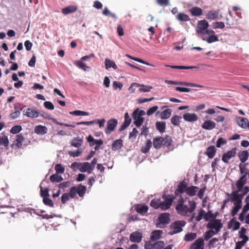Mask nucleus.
<instances>
[{
  "label": "nucleus",
  "instance_id": "obj_34",
  "mask_svg": "<svg viewBox=\"0 0 249 249\" xmlns=\"http://www.w3.org/2000/svg\"><path fill=\"white\" fill-rule=\"evenodd\" d=\"M152 145V143L151 140H147L145 145L142 147L141 151L143 153H147L151 147Z\"/></svg>",
  "mask_w": 249,
  "mask_h": 249
},
{
  "label": "nucleus",
  "instance_id": "obj_47",
  "mask_svg": "<svg viewBox=\"0 0 249 249\" xmlns=\"http://www.w3.org/2000/svg\"><path fill=\"white\" fill-rule=\"evenodd\" d=\"M246 184V183L245 182L239 179L236 183V186L237 188V190L236 191H238V192H240L242 190L243 187H244V185Z\"/></svg>",
  "mask_w": 249,
  "mask_h": 249
},
{
  "label": "nucleus",
  "instance_id": "obj_11",
  "mask_svg": "<svg viewBox=\"0 0 249 249\" xmlns=\"http://www.w3.org/2000/svg\"><path fill=\"white\" fill-rule=\"evenodd\" d=\"M238 191H233L231 194V201L233 202L234 205L242 206V196L238 195Z\"/></svg>",
  "mask_w": 249,
  "mask_h": 249
},
{
  "label": "nucleus",
  "instance_id": "obj_2",
  "mask_svg": "<svg viewBox=\"0 0 249 249\" xmlns=\"http://www.w3.org/2000/svg\"><path fill=\"white\" fill-rule=\"evenodd\" d=\"M145 114L144 111L136 108L132 113V118L134 120L133 123L137 127H140L143 123L144 118L142 117Z\"/></svg>",
  "mask_w": 249,
  "mask_h": 249
},
{
  "label": "nucleus",
  "instance_id": "obj_52",
  "mask_svg": "<svg viewBox=\"0 0 249 249\" xmlns=\"http://www.w3.org/2000/svg\"><path fill=\"white\" fill-rule=\"evenodd\" d=\"M215 218L216 216L210 211H208L207 213H205L204 215V219L206 221L210 219H214Z\"/></svg>",
  "mask_w": 249,
  "mask_h": 249
},
{
  "label": "nucleus",
  "instance_id": "obj_36",
  "mask_svg": "<svg viewBox=\"0 0 249 249\" xmlns=\"http://www.w3.org/2000/svg\"><path fill=\"white\" fill-rule=\"evenodd\" d=\"M190 12L194 16H199L202 15V11L200 8L194 7L190 9Z\"/></svg>",
  "mask_w": 249,
  "mask_h": 249
},
{
  "label": "nucleus",
  "instance_id": "obj_31",
  "mask_svg": "<svg viewBox=\"0 0 249 249\" xmlns=\"http://www.w3.org/2000/svg\"><path fill=\"white\" fill-rule=\"evenodd\" d=\"M186 186L187 183L184 181H182L178 185V188L176 191V193H177V192H178L179 193H184L186 192Z\"/></svg>",
  "mask_w": 249,
  "mask_h": 249
},
{
  "label": "nucleus",
  "instance_id": "obj_6",
  "mask_svg": "<svg viewBox=\"0 0 249 249\" xmlns=\"http://www.w3.org/2000/svg\"><path fill=\"white\" fill-rule=\"evenodd\" d=\"M76 166H78V168L82 172H87L89 174H90L92 172L91 167L89 166V163L88 162L83 163L74 162L71 164V167H74Z\"/></svg>",
  "mask_w": 249,
  "mask_h": 249
},
{
  "label": "nucleus",
  "instance_id": "obj_3",
  "mask_svg": "<svg viewBox=\"0 0 249 249\" xmlns=\"http://www.w3.org/2000/svg\"><path fill=\"white\" fill-rule=\"evenodd\" d=\"M171 139L170 136H167L165 138L159 137L153 139V146L156 149H159L162 145L169 146L171 145Z\"/></svg>",
  "mask_w": 249,
  "mask_h": 249
},
{
  "label": "nucleus",
  "instance_id": "obj_33",
  "mask_svg": "<svg viewBox=\"0 0 249 249\" xmlns=\"http://www.w3.org/2000/svg\"><path fill=\"white\" fill-rule=\"evenodd\" d=\"M172 113L171 109H166L160 113V117L162 120H165L169 118Z\"/></svg>",
  "mask_w": 249,
  "mask_h": 249
},
{
  "label": "nucleus",
  "instance_id": "obj_60",
  "mask_svg": "<svg viewBox=\"0 0 249 249\" xmlns=\"http://www.w3.org/2000/svg\"><path fill=\"white\" fill-rule=\"evenodd\" d=\"M140 87H141L139 89V91L140 92H146L150 91L151 89H152V87L151 86H145L143 85H141Z\"/></svg>",
  "mask_w": 249,
  "mask_h": 249
},
{
  "label": "nucleus",
  "instance_id": "obj_26",
  "mask_svg": "<svg viewBox=\"0 0 249 249\" xmlns=\"http://www.w3.org/2000/svg\"><path fill=\"white\" fill-rule=\"evenodd\" d=\"M249 157V154L247 150L242 151L238 153V157L242 163L248 160Z\"/></svg>",
  "mask_w": 249,
  "mask_h": 249
},
{
  "label": "nucleus",
  "instance_id": "obj_30",
  "mask_svg": "<svg viewBox=\"0 0 249 249\" xmlns=\"http://www.w3.org/2000/svg\"><path fill=\"white\" fill-rule=\"evenodd\" d=\"M202 40L205 41L208 43H212L218 41L217 36L215 35H210L208 37H202Z\"/></svg>",
  "mask_w": 249,
  "mask_h": 249
},
{
  "label": "nucleus",
  "instance_id": "obj_57",
  "mask_svg": "<svg viewBox=\"0 0 249 249\" xmlns=\"http://www.w3.org/2000/svg\"><path fill=\"white\" fill-rule=\"evenodd\" d=\"M55 170L57 174H63L65 171V168L61 164H57L55 166Z\"/></svg>",
  "mask_w": 249,
  "mask_h": 249
},
{
  "label": "nucleus",
  "instance_id": "obj_35",
  "mask_svg": "<svg viewBox=\"0 0 249 249\" xmlns=\"http://www.w3.org/2000/svg\"><path fill=\"white\" fill-rule=\"evenodd\" d=\"M50 179L52 182H60L63 180L62 176L61 175H58V174H54L52 175L50 177Z\"/></svg>",
  "mask_w": 249,
  "mask_h": 249
},
{
  "label": "nucleus",
  "instance_id": "obj_44",
  "mask_svg": "<svg viewBox=\"0 0 249 249\" xmlns=\"http://www.w3.org/2000/svg\"><path fill=\"white\" fill-rule=\"evenodd\" d=\"M70 114L77 116H87L89 115V112L81 110H74L73 111L70 112Z\"/></svg>",
  "mask_w": 249,
  "mask_h": 249
},
{
  "label": "nucleus",
  "instance_id": "obj_46",
  "mask_svg": "<svg viewBox=\"0 0 249 249\" xmlns=\"http://www.w3.org/2000/svg\"><path fill=\"white\" fill-rule=\"evenodd\" d=\"M160 199H153L151 200L150 206L156 209H158L160 208Z\"/></svg>",
  "mask_w": 249,
  "mask_h": 249
},
{
  "label": "nucleus",
  "instance_id": "obj_15",
  "mask_svg": "<svg viewBox=\"0 0 249 249\" xmlns=\"http://www.w3.org/2000/svg\"><path fill=\"white\" fill-rule=\"evenodd\" d=\"M204 239L202 238H199L191 245L190 249H201L204 248Z\"/></svg>",
  "mask_w": 249,
  "mask_h": 249
},
{
  "label": "nucleus",
  "instance_id": "obj_61",
  "mask_svg": "<svg viewBox=\"0 0 249 249\" xmlns=\"http://www.w3.org/2000/svg\"><path fill=\"white\" fill-rule=\"evenodd\" d=\"M141 84L137 83H133L131 84L129 88V90L130 91L131 93H134L135 92L136 88L140 87Z\"/></svg>",
  "mask_w": 249,
  "mask_h": 249
},
{
  "label": "nucleus",
  "instance_id": "obj_7",
  "mask_svg": "<svg viewBox=\"0 0 249 249\" xmlns=\"http://www.w3.org/2000/svg\"><path fill=\"white\" fill-rule=\"evenodd\" d=\"M209 26V23L205 19L198 21L196 33L198 35H204V32Z\"/></svg>",
  "mask_w": 249,
  "mask_h": 249
},
{
  "label": "nucleus",
  "instance_id": "obj_39",
  "mask_svg": "<svg viewBox=\"0 0 249 249\" xmlns=\"http://www.w3.org/2000/svg\"><path fill=\"white\" fill-rule=\"evenodd\" d=\"M9 141L7 136L0 137V146L3 145L7 149L8 148Z\"/></svg>",
  "mask_w": 249,
  "mask_h": 249
},
{
  "label": "nucleus",
  "instance_id": "obj_55",
  "mask_svg": "<svg viewBox=\"0 0 249 249\" xmlns=\"http://www.w3.org/2000/svg\"><path fill=\"white\" fill-rule=\"evenodd\" d=\"M153 249H162L164 246V243L163 241H159L153 244Z\"/></svg>",
  "mask_w": 249,
  "mask_h": 249
},
{
  "label": "nucleus",
  "instance_id": "obj_63",
  "mask_svg": "<svg viewBox=\"0 0 249 249\" xmlns=\"http://www.w3.org/2000/svg\"><path fill=\"white\" fill-rule=\"evenodd\" d=\"M44 106L46 108L50 110H53L54 108L53 104L50 101H45L44 103Z\"/></svg>",
  "mask_w": 249,
  "mask_h": 249
},
{
  "label": "nucleus",
  "instance_id": "obj_24",
  "mask_svg": "<svg viewBox=\"0 0 249 249\" xmlns=\"http://www.w3.org/2000/svg\"><path fill=\"white\" fill-rule=\"evenodd\" d=\"M105 64L106 69L107 70H108L111 68H112L114 70H116L117 69V66L115 63L113 61L109 59H105Z\"/></svg>",
  "mask_w": 249,
  "mask_h": 249
},
{
  "label": "nucleus",
  "instance_id": "obj_54",
  "mask_svg": "<svg viewBox=\"0 0 249 249\" xmlns=\"http://www.w3.org/2000/svg\"><path fill=\"white\" fill-rule=\"evenodd\" d=\"M70 195L71 198H74L76 195L77 194V187L76 186H72L71 187L69 193H68Z\"/></svg>",
  "mask_w": 249,
  "mask_h": 249
},
{
  "label": "nucleus",
  "instance_id": "obj_32",
  "mask_svg": "<svg viewBox=\"0 0 249 249\" xmlns=\"http://www.w3.org/2000/svg\"><path fill=\"white\" fill-rule=\"evenodd\" d=\"M218 12L217 11H209L207 15L206 18L210 20H214L218 18Z\"/></svg>",
  "mask_w": 249,
  "mask_h": 249
},
{
  "label": "nucleus",
  "instance_id": "obj_40",
  "mask_svg": "<svg viewBox=\"0 0 249 249\" xmlns=\"http://www.w3.org/2000/svg\"><path fill=\"white\" fill-rule=\"evenodd\" d=\"M156 127L160 132H163L165 131L166 123L164 122H157L156 123Z\"/></svg>",
  "mask_w": 249,
  "mask_h": 249
},
{
  "label": "nucleus",
  "instance_id": "obj_1",
  "mask_svg": "<svg viewBox=\"0 0 249 249\" xmlns=\"http://www.w3.org/2000/svg\"><path fill=\"white\" fill-rule=\"evenodd\" d=\"M189 207L184 204V199L183 198H180L178 202L176 209L179 214L186 216L189 213H193L196 208V202L194 200H189Z\"/></svg>",
  "mask_w": 249,
  "mask_h": 249
},
{
  "label": "nucleus",
  "instance_id": "obj_59",
  "mask_svg": "<svg viewBox=\"0 0 249 249\" xmlns=\"http://www.w3.org/2000/svg\"><path fill=\"white\" fill-rule=\"evenodd\" d=\"M227 143L226 139L223 138H219L217 139L216 142V146L217 147L219 148L221 145H224Z\"/></svg>",
  "mask_w": 249,
  "mask_h": 249
},
{
  "label": "nucleus",
  "instance_id": "obj_18",
  "mask_svg": "<svg viewBox=\"0 0 249 249\" xmlns=\"http://www.w3.org/2000/svg\"><path fill=\"white\" fill-rule=\"evenodd\" d=\"M236 122L240 127L243 128H247L249 121L246 118L237 117L236 118Z\"/></svg>",
  "mask_w": 249,
  "mask_h": 249
},
{
  "label": "nucleus",
  "instance_id": "obj_64",
  "mask_svg": "<svg viewBox=\"0 0 249 249\" xmlns=\"http://www.w3.org/2000/svg\"><path fill=\"white\" fill-rule=\"evenodd\" d=\"M138 133V131L136 128H134L132 129V131L130 132L129 134V139H135L137 134Z\"/></svg>",
  "mask_w": 249,
  "mask_h": 249
},
{
  "label": "nucleus",
  "instance_id": "obj_38",
  "mask_svg": "<svg viewBox=\"0 0 249 249\" xmlns=\"http://www.w3.org/2000/svg\"><path fill=\"white\" fill-rule=\"evenodd\" d=\"M161 233L162 231L160 230H157L152 231L150 237L151 240L152 241H155L160 239Z\"/></svg>",
  "mask_w": 249,
  "mask_h": 249
},
{
  "label": "nucleus",
  "instance_id": "obj_58",
  "mask_svg": "<svg viewBox=\"0 0 249 249\" xmlns=\"http://www.w3.org/2000/svg\"><path fill=\"white\" fill-rule=\"evenodd\" d=\"M129 120H124L123 123L121 124L120 128H119V131L121 132L123 130H124L126 127H127L130 124L131 122L130 121H129Z\"/></svg>",
  "mask_w": 249,
  "mask_h": 249
},
{
  "label": "nucleus",
  "instance_id": "obj_50",
  "mask_svg": "<svg viewBox=\"0 0 249 249\" xmlns=\"http://www.w3.org/2000/svg\"><path fill=\"white\" fill-rule=\"evenodd\" d=\"M22 130V127L20 125H16L12 127L10 133L13 134L18 133Z\"/></svg>",
  "mask_w": 249,
  "mask_h": 249
},
{
  "label": "nucleus",
  "instance_id": "obj_14",
  "mask_svg": "<svg viewBox=\"0 0 249 249\" xmlns=\"http://www.w3.org/2000/svg\"><path fill=\"white\" fill-rule=\"evenodd\" d=\"M24 115L26 116L32 118H36L39 115V113L34 109L28 108L23 110Z\"/></svg>",
  "mask_w": 249,
  "mask_h": 249
},
{
  "label": "nucleus",
  "instance_id": "obj_25",
  "mask_svg": "<svg viewBox=\"0 0 249 249\" xmlns=\"http://www.w3.org/2000/svg\"><path fill=\"white\" fill-rule=\"evenodd\" d=\"M215 153H216V148L214 147V146H213V145L210 146L206 149V155L210 159H212L214 157V156L215 154Z\"/></svg>",
  "mask_w": 249,
  "mask_h": 249
},
{
  "label": "nucleus",
  "instance_id": "obj_10",
  "mask_svg": "<svg viewBox=\"0 0 249 249\" xmlns=\"http://www.w3.org/2000/svg\"><path fill=\"white\" fill-rule=\"evenodd\" d=\"M158 219L160 228H163L170 222L169 214L166 213H162L160 215Z\"/></svg>",
  "mask_w": 249,
  "mask_h": 249
},
{
  "label": "nucleus",
  "instance_id": "obj_37",
  "mask_svg": "<svg viewBox=\"0 0 249 249\" xmlns=\"http://www.w3.org/2000/svg\"><path fill=\"white\" fill-rule=\"evenodd\" d=\"M86 192V187L85 186H83L81 184H80L78 187H77V194L79 195L80 197H83Z\"/></svg>",
  "mask_w": 249,
  "mask_h": 249
},
{
  "label": "nucleus",
  "instance_id": "obj_48",
  "mask_svg": "<svg viewBox=\"0 0 249 249\" xmlns=\"http://www.w3.org/2000/svg\"><path fill=\"white\" fill-rule=\"evenodd\" d=\"M42 201L45 205L50 207H53L54 204L52 200L49 197H44Z\"/></svg>",
  "mask_w": 249,
  "mask_h": 249
},
{
  "label": "nucleus",
  "instance_id": "obj_22",
  "mask_svg": "<svg viewBox=\"0 0 249 249\" xmlns=\"http://www.w3.org/2000/svg\"><path fill=\"white\" fill-rule=\"evenodd\" d=\"M44 180H42L41 182L39 188H40V196L43 198L44 197H49V189L47 187H45L44 189L42 187V185L43 184Z\"/></svg>",
  "mask_w": 249,
  "mask_h": 249
},
{
  "label": "nucleus",
  "instance_id": "obj_21",
  "mask_svg": "<svg viewBox=\"0 0 249 249\" xmlns=\"http://www.w3.org/2000/svg\"><path fill=\"white\" fill-rule=\"evenodd\" d=\"M82 143L83 140L79 137L73 138L70 142L71 145L76 148H79Z\"/></svg>",
  "mask_w": 249,
  "mask_h": 249
},
{
  "label": "nucleus",
  "instance_id": "obj_42",
  "mask_svg": "<svg viewBox=\"0 0 249 249\" xmlns=\"http://www.w3.org/2000/svg\"><path fill=\"white\" fill-rule=\"evenodd\" d=\"M196 237V234L194 232L188 233L185 234L184 239L187 242L191 241Z\"/></svg>",
  "mask_w": 249,
  "mask_h": 249
},
{
  "label": "nucleus",
  "instance_id": "obj_8",
  "mask_svg": "<svg viewBox=\"0 0 249 249\" xmlns=\"http://www.w3.org/2000/svg\"><path fill=\"white\" fill-rule=\"evenodd\" d=\"M222 226L223 225L221 222V220L218 219H214L213 221H210L207 225V227L208 229H214L215 231H214L216 233L220 231Z\"/></svg>",
  "mask_w": 249,
  "mask_h": 249
},
{
  "label": "nucleus",
  "instance_id": "obj_28",
  "mask_svg": "<svg viewBox=\"0 0 249 249\" xmlns=\"http://www.w3.org/2000/svg\"><path fill=\"white\" fill-rule=\"evenodd\" d=\"M24 137L22 134H18L16 136V139L14 142L15 145L18 148H20L22 146V142L24 140Z\"/></svg>",
  "mask_w": 249,
  "mask_h": 249
},
{
  "label": "nucleus",
  "instance_id": "obj_51",
  "mask_svg": "<svg viewBox=\"0 0 249 249\" xmlns=\"http://www.w3.org/2000/svg\"><path fill=\"white\" fill-rule=\"evenodd\" d=\"M216 233L213 230H209L205 232L204 233V239L208 241L210 239L214 234Z\"/></svg>",
  "mask_w": 249,
  "mask_h": 249
},
{
  "label": "nucleus",
  "instance_id": "obj_9",
  "mask_svg": "<svg viewBox=\"0 0 249 249\" xmlns=\"http://www.w3.org/2000/svg\"><path fill=\"white\" fill-rule=\"evenodd\" d=\"M118 124V121L116 119H111L107 122V127L105 130V133L107 135L110 134L114 131Z\"/></svg>",
  "mask_w": 249,
  "mask_h": 249
},
{
  "label": "nucleus",
  "instance_id": "obj_27",
  "mask_svg": "<svg viewBox=\"0 0 249 249\" xmlns=\"http://www.w3.org/2000/svg\"><path fill=\"white\" fill-rule=\"evenodd\" d=\"M198 189V187L197 186H192L186 188V193L189 196H193L196 195Z\"/></svg>",
  "mask_w": 249,
  "mask_h": 249
},
{
  "label": "nucleus",
  "instance_id": "obj_5",
  "mask_svg": "<svg viewBox=\"0 0 249 249\" xmlns=\"http://www.w3.org/2000/svg\"><path fill=\"white\" fill-rule=\"evenodd\" d=\"M162 198L164 199V200L162 202L160 201V209L163 211L166 210L171 206L174 197L170 196L167 197L165 195H163L162 196Z\"/></svg>",
  "mask_w": 249,
  "mask_h": 249
},
{
  "label": "nucleus",
  "instance_id": "obj_49",
  "mask_svg": "<svg viewBox=\"0 0 249 249\" xmlns=\"http://www.w3.org/2000/svg\"><path fill=\"white\" fill-rule=\"evenodd\" d=\"M76 65L77 67H79L84 71H89L90 68L87 66L85 63L81 61H77L76 62Z\"/></svg>",
  "mask_w": 249,
  "mask_h": 249
},
{
  "label": "nucleus",
  "instance_id": "obj_45",
  "mask_svg": "<svg viewBox=\"0 0 249 249\" xmlns=\"http://www.w3.org/2000/svg\"><path fill=\"white\" fill-rule=\"evenodd\" d=\"M148 209V207L145 205H140L136 208V211L139 213L144 214L147 212Z\"/></svg>",
  "mask_w": 249,
  "mask_h": 249
},
{
  "label": "nucleus",
  "instance_id": "obj_16",
  "mask_svg": "<svg viewBox=\"0 0 249 249\" xmlns=\"http://www.w3.org/2000/svg\"><path fill=\"white\" fill-rule=\"evenodd\" d=\"M216 124L212 120H207L204 122L201 126L204 129L211 130L214 128Z\"/></svg>",
  "mask_w": 249,
  "mask_h": 249
},
{
  "label": "nucleus",
  "instance_id": "obj_29",
  "mask_svg": "<svg viewBox=\"0 0 249 249\" xmlns=\"http://www.w3.org/2000/svg\"><path fill=\"white\" fill-rule=\"evenodd\" d=\"M240 223L234 220V219H232L230 222L228 223V228L229 229L232 228L233 231H236L238 230L240 228Z\"/></svg>",
  "mask_w": 249,
  "mask_h": 249
},
{
  "label": "nucleus",
  "instance_id": "obj_12",
  "mask_svg": "<svg viewBox=\"0 0 249 249\" xmlns=\"http://www.w3.org/2000/svg\"><path fill=\"white\" fill-rule=\"evenodd\" d=\"M142 233L141 231H138L132 232L129 236L130 240L132 242L139 243L142 240Z\"/></svg>",
  "mask_w": 249,
  "mask_h": 249
},
{
  "label": "nucleus",
  "instance_id": "obj_43",
  "mask_svg": "<svg viewBox=\"0 0 249 249\" xmlns=\"http://www.w3.org/2000/svg\"><path fill=\"white\" fill-rule=\"evenodd\" d=\"M181 116L178 115H175L171 119V122L172 124L175 126H178L180 124Z\"/></svg>",
  "mask_w": 249,
  "mask_h": 249
},
{
  "label": "nucleus",
  "instance_id": "obj_13",
  "mask_svg": "<svg viewBox=\"0 0 249 249\" xmlns=\"http://www.w3.org/2000/svg\"><path fill=\"white\" fill-rule=\"evenodd\" d=\"M236 148L234 147L231 150L225 153L222 157V160L225 163H228L229 160L232 157H234L236 154Z\"/></svg>",
  "mask_w": 249,
  "mask_h": 249
},
{
  "label": "nucleus",
  "instance_id": "obj_56",
  "mask_svg": "<svg viewBox=\"0 0 249 249\" xmlns=\"http://www.w3.org/2000/svg\"><path fill=\"white\" fill-rule=\"evenodd\" d=\"M205 213L204 210L201 209L198 213V215L196 216V220L197 222L200 221L203 218H204Z\"/></svg>",
  "mask_w": 249,
  "mask_h": 249
},
{
  "label": "nucleus",
  "instance_id": "obj_19",
  "mask_svg": "<svg viewBox=\"0 0 249 249\" xmlns=\"http://www.w3.org/2000/svg\"><path fill=\"white\" fill-rule=\"evenodd\" d=\"M77 10V7L74 5H70L62 9V13L65 15L70 14L76 12Z\"/></svg>",
  "mask_w": 249,
  "mask_h": 249
},
{
  "label": "nucleus",
  "instance_id": "obj_41",
  "mask_svg": "<svg viewBox=\"0 0 249 249\" xmlns=\"http://www.w3.org/2000/svg\"><path fill=\"white\" fill-rule=\"evenodd\" d=\"M177 18L180 21H188L190 20L189 17L184 13H179L177 16Z\"/></svg>",
  "mask_w": 249,
  "mask_h": 249
},
{
  "label": "nucleus",
  "instance_id": "obj_4",
  "mask_svg": "<svg viewBox=\"0 0 249 249\" xmlns=\"http://www.w3.org/2000/svg\"><path fill=\"white\" fill-rule=\"evenodd\" d=\"M185 224L186 222L184 221H176L172 223L170 226L172 231L169 232V234L173 235L180 232Z\"/></svg>",
  "mask_w": 249,
  "mask_h": 249
},
{
  "label": "nucleus",
  "instance_id": "obj_17",
  "mask_svg": "<svg viewBox=\"0 0 249 249\" xmlns=\"http://www.w3.org/2000/svg\"><path fill=\"white\" fill-rule=\"evenodd\" d=\"M183 118L185 121L189 122H194L197 120L198 117L195 113H187L183 115Z\"/></svg>",
  "mask_w": 249,
  "mask_h": 249
},
{
  "label": "nucleus",
  "instance_id": "obj_53",
  "mask_svg": "<svg viewBox=\"0 0 249 249\" xmlns=\"http://www.w3.org/2000/svg\"><path fill=\"white\" fill-rule=\"evenodd\" d=\"M103 14L105 16L111 17L115 18H117L116 15L109 11L107 7H105L104 10L103 11Z\"/></svg>",
  "mask_w": 249,
  "mask_h": 249
},
{
  "label": "nucleus",
  "instance_id": "obj_62",
  "mask_svg": "<svg viewBox=\"0 0 249 249\" xmlns=\"http://www.w3.org/2000/svg\"><path fill=\"white\" fill-rule=\"evenodd\" d=\"M71 182L67 181H64L62 182L59 184L58 187L60 189H62L64 190L65 189L69 187L70 186Z\"/></svg>",
  "mask_w": 249,
  "mask_h": 249
},
{
  "label": "nucleus",
  "instance_id": "obj_20",
  "mask_svg": "<svg viewBox=\"0 0 249 249\" xmlns=\"http://www.w3.org/2000/svg\"><path fill=\"white\" fill-rule=\"evenodd\" d=\"M123 146V141L122 139L116 140L111 145V149L113 151L120 149Z\"/></svg>",
  "mask_w": 249,
  "mask_h": 249
},
{
  "label": "nucleus",
  "instance_id": "obj_23",
  "mask_svg": "<svg viewBox=\"0 0 249 249\" xmlns=\"http://www.w3.org/2000/svg\"><path fill=\"white\" fill-rule=\"evenodd\" d=\"M48 129L46 126L38 125L35 127V132L39 135H43L47 133Z\"/></svg>",
  "mask_w": 249,
  "mask_h": 249
}]
</instances>
